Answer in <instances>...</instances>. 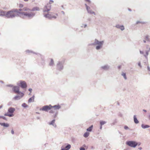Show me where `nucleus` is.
I'll use <instances>...</instances> for the list:
<instances>
[{
	"label": "nucleus",
	"mask_w": 150,
	"mask_h": 150,
	"mask_svg": "<svg viewBox=\"0 0 150 150\" xmlns=\"http://www.w3.org/2000/svg\"><path fill=\"white\" fill-rule=\"evenodd\" d=\"M32 90V89H29V91H30V92H31V91Z\"/></svg>",
	"instance_id": "nucleus-46"
},
{
	"label": "nucleus",
	"mask_w": 150,
	"mask_h": 150,
	"mask_svg": "<svg viewBox=\"0 0 150 150\" xmlns=\"http://www.w3.org/2000/svg\"><path fill=\"white\" fill-rule=\"evenodd\" d=\"M86 5L88 12L91 14H95L94 12L90 10V7L88 6L86 4Z\"/></svg>",
	"instance_id": "nucleus-12"
},
{
	"label": "nucleus",
	"mask_w": 150,
	"mask_h": 150,
	"mask_svg": "<svg viewBox=\"0 0 150 150\" xmlns=\"http://www.w3.org/2000/svg\"><path fill=\"white\" fill-rule=\"evenodd\" d=\"M116 27L118 28H120L121 30H123L124 29V27L123 26H120L119 25H117Z\"/></svg>",
	"instance_id": "nucleus-18"
},
{
	"label": "nucleus",
	"mask_w": 150,
	"mask_h": 150,
	"mask_svg": "<svg viewBox=\"0 0 150 150\" xmlns=\"http://www.w3.org/2000/svg\"><path fill=\"white\" fill-rule=\"evenodd\" d=\"M124 128L125 129H127L128 128V127L127 126H125L124 127Z\"/></svg>",
	"instance_id": "nucleus-42"
},
{
	"label": "nucleus",
	"mask_w": 150,
	"mask_h": 150,
	"mask_svg": "<svg viewBox=\"0 0 150 150\" xmlns=\"http://www.w3.org/2000/svg\"><path fill=\"white\" fill-rule=\"evenodd\" d=\"M61 108L60 106L59 105H55L52 106V108L54 109V112H55L57 110Z\"/></svg>",
	"instance_id": "nucleus-10"
},
{
	"label": "nucleus",
	"mask_w": 150,
	"mask_h": 150,
	"mask_svg": "<svg viewBox=\"0 0 150 150\" xmlns=\"http://www.w3.org/2000/svg\"><path fill=\"white\" fill-rule=\"evenodd\" d=\"M143 111H144L145 112H146V110H143Z\"/></svg>",
	"instance_id": "nucleus-49"
},
{
	"label": "nucleus",
	"mask_w": 150,
	"mask_h": 150,
	"mask_svg": "<svg viewBox=\"0 0 150 150\" xmlns=\"http://www.w3.org/2000/svg\"><path fill=\"white\" fill-rule=\"evenodd\" d=\"M25 1H28V0H24Z\"/></svg>",
	"instance_id": "nucleus-56"
},
{
	"label": "nucleus",
	"mask_w": 150,
	"mask_h": 150,
	"mask_svg": "<svg viewBox=\"0 0 150 150\" xmlns=\"http://www.w3.org/2000/svg\"><path fill=\"white\" fill-rule=\"evenodd\" d=\"M80 150H85V149L84 148L81 147L80 148Z\"/></svg>",
	"instance_id": "nucleus-38"
},
{
	"label": "nucleus",
	"mask_w": 150,
	"mask_h": 150,
	"mask_svg": "<svg viewBox=\"0 0 150 150\" xmlns=\"http://www.w3.org/2000/svg\"><path fill=\"white\" fill-rule=\"evenodd\" d=\"M118 67L119 69H120L121 68V66H118Z\"/></svg>",
	"instance_id": "nucleus-48"
},
{
	"label": "nucleus",
	"mask_w": 150,
	"mask_h": 150,
	"mask_svg": "<svg viewBox=\"0 0 150 150\" xmlns=\"http://www.w3.org/2000/svg\"><path fill=\"white\" fill-rule=\"evenodd\" d=\"M34 96H33L32 97L29 99V102H32L34 101Z\"/></svg>",
	"instance_id": "nucleus-15"
},
{
	"label": "nucleus",
	"mask_w": 150,
	"mask_h": 150,
	"mask_svg": "<svg viewBox=\"0 0 150 150\" xmlns=\"http://www.w3.org/2000/svg\"><path fill=\"white\" fill-rule=\"evenodd\" d=\"M44 15L45 17L49 18H56V16L55 15L51 16V14L48 13L47 14H46V13H44Z\"/></svg>",
	"instance_id": "nucleus-8"
},
{
	"label": "nucleus",
	"mask_w": 150,
	"mask_h": 150,
	"mask_svg": "<svg viewBox=\"0 0 150 150\" xmlns=\"http://www.w3.org/2000/svg\"><path fill=\"white\" fill-rule=\"evenodd\" d=\"M102 68L104 69H105L107 68V66H105L102 67Z\"/></svg>",
	"instance_id": "nucleus-37"
},
{
	"label": "nucleus",
	"mask_w": 150,
	"mask_h": 150,
	"mask_svg": "<svg viewBox=\"0 0 150 150\" xmlns=\"http://www.w3.org/2000/svg\"><path fill=\"white\" fill-rule=\"evenodd\" d=\"M142 127L143 128H146L149 127V126L147 125H145L144 124H142Z\"/></svg>",
	"instance_id": "nucleus-19"
},
{
	"label": "nucleus",
	"mask_w": 150,
	"mask_h": 150,
	"mask_svg": "<svg viewBox=\"0 0 150 150\" xmlns=\"http://www.w3.org/2000/svg\"><path fill=\"white\" fill-rule=\"evenodd\" d=\"M3 123H1L0 122V125L1 126V125H2Z\"/></svg>",
	"instance_id": "nucleus-51"
},
{
	"label": "nucleus",
	"mask_w": 150,
	"mask_h": 150,
	"mask_svg": "<svg viewBox=\"0 0 150 150\" xmlns=\"http://www.w3.org/2000/svg\"><path fill=\"white\" fill-rule=\"evenodd\" d=\"M50 14H51V16L55 15L56 16V17H57V14L56 13H50Z\"/></svg>",
	"instance_id": "nucleus-33"
},
{
	"label": "nucleus",
	"mask_w": 150,
	"mask_h": 150,
	"mask_svg": "<svg viewBox=\"0 0 150 150\" xmlns=\"http://www.w3.org/2000/svg\"><path fill=\"white\" fill-rule=\"evenodd\" d=\"M138 65L140 66V67H141V63L140 62H139L138 64Z\"/></svg>",
	"instance_id": "nucleus-43"
},
{
	"label": "nucleus",
	"mask_w": 150,
	"mask_h": 150,
	"mask_svg": "<svg viewBox=\"0 0 150 150\" xmlns=\"http://www.w3.org/2000/svg\"><path fill=\"white\" fill-rule=\"evenodd\" d=\"M13 90L15 93H18L20 95H21V96H23L24 95L23 93L20 91L19 88L18 86H13Z\"/></svg>",
	"instance_id": "nucleus-3"
},
{
	"label": "nucleus",
	"mask_w": 150,
	"mask_h": 150,
	"mask_svg": "<svg viewBox=\"0 0 150 150\" xmlns=\"http://www.w3.org/2000/svg\"><path fill=\"white\" fill-rule=\"evenodd\" d=\"M4 115L5 116H8L9 117H12L13 115L11 114H10L8 113H6L4 114Z\"/></svg>",
	"instance_id": "nucleus-25"
},
{
	"label": "nucleus",
	"mask_w": 150,
	"mask_h": 150,
	"mask_svg": "<svg viewBox=\"0 0 150 150\" xmlns=\"http://www.w3.org/2000/svg\"><path fill=\"white\" fill-rule=\"evenodd\" d=\"M20 96L17 95L15 96L13 98V99L15 100H18L19 99H20L23 96H21V95H20Z\"/></svg>",
	"instance_id": "nucleus-13"
},
{
	"label": "nucleus",
	"mask_w": 150,
	"mask_h": 150,
	"mask_svg": "<svg viewBox=\"0 0 150 150\" xmlns=\"http://www.w3.org/2000/svg\"><path fill=\"white\" fill-rule=\"evenodd\" d=\"M55 122V120H53L52 122H51L50 123V125H53L54 123Z\"/></svg>",
	"instance_id": "nucleus-31"
},
{
	"label": "nucleus",
	"mask_w": 150,
	"mask_h": 150,
	"mask_svg": "<svg viewBox=\"0 0 150 150\" xmlns=\"http://www.w3.org/2000/svg\"><path fill=\"white\" fill-rule=\"evenodd\" d=\"M52 106L51 105H45L43 106L42 108H40V110L47 111L48 110L52 109Z\"/></svg>",
	"instance_id": "nucleus-6"
},
{
	"label": "nucleus",
	"mask_w": 150,
	"mask_h": 150,
	"mask_svg": "<svg viewBox=\"0 0 150 150\" xmlns=\"http://www.w3.org/2000/svg\"><path fill=\"white\" fill-rule=\"evenodd\" d=\"M17 84L18 86L21 87L22 88H25L27 86L26 82L24 81H19Z\"/></svg>",
	"instance_id": "nucleus-4"
},
{
	"label": "nucleus",
	"mask_w": 150,
	"mask_h": 150,
	"mask_svg": "<svg viewBox=\"0 0 150 150\" xmlns=\"http://www.w3.org/2000/svg\"><path fill=\"white\" fill-rule=\"evenodd\" d=\"M3 105H1L0 106V109L2 107H3Z\"/></svg>",
	"instance_id": "nucleus-45"
},
{
	"label": "nucleus",
	"mask_w": 150,
	"mask_h": 150,
	"mask_svg": "<svg viewBox=\"0 0 150 150\" xmlns=\"http://www.w3.org/2000/svg\"><path fill=\"white\" fill-rule=\"evenodd\" d=\"M93 127V125H92L90 127L88 128L87 129V130L88 131H91Z\"/></svg>",
	"instance_id": "nucleus-23"
},
{
	"label": "nucleus",
	"mask_w": 150,
	"mask_h": 150,
	"mask_svg": "<svg viewBox=\"0 0 150 150\" xmlns=\"http://www.w3.org/2000/svg\"><path fill=\"white\" fill-rule=\"evenodd\" d=\"M53 1L52 0H50L49 3L48 4H51L53 3Z\"/></svg>",
	"instance_id": "nucleus-36"
},
{
	"label": "nucleus",
	"mask_w": 150,
	"mask_h": 150,
	"mask_svg": "<svg viewBox=\"0 0 150 150\" xmlns=\"http://www.w3.org/2000/svg\"><path fill=\"white\" fill-rule=\"evenodd\" d=\"M103 43V41H99L98 40H96L94 42V44L98 45L96 47V49L99 50L102 47V45Z\"/></svg>",
	"instance_id": "nucleus-5"
},
{
	"label": "nucleus",
	"mask_w": 150,
	"mask_h": 150,
	"mask_svg": "<svg viewBox=\"0 0 150 150\" xmlns=\"http://www.w3.org/2000/svg\"><path fill=\"white\" fill-rule=\"evenodd\" d=\"M6 12L5 11L0 10V16H6Z\"/></svg>",
	"instance_id": "nucleus-11"
},
{
	"label": "nucleus",
	"mask_w": 150,
	"mask_h": 150,
	"mask_svg": "<svg viewBox=\"0 0 150 150\" xmlns=\"http://www.w3.org/2000/svg\"><path fill=\"white\" fill-rule=\"evenodd\" d=\"M149 50L150 51V48L149 49Z\"/></svg>",
	"instance_id": "nucleus-59"
},
{
	"label": "nucleus",
	"mask_w": 150,
	"mask_h": 150,
	"mask_svg": "<svg viewBox=\"0 0 150 150\" xmlns=\"http://www.w3.org/2000/svg\"><path fill=\"white\" fill-rule=\"evenodd\" d=\"M50 110H50V113H53V112H54V109H53V108H52V109H51Z\"/></svg>",
	"instance_id": "nucleus-30"
},
{
	"label": "nucleus",
	"mask_w": 150,
	"mask_h": 150,
	"mask_svg": "<svg viewBox=\"0 0 150 150\" xmlns=\"http://www.w3.org/2000/svg\"><path fill=\"white\" fill-rule=\"evenodd\" d=\"M146 40H147L148 41H149V39L148 36L146 37Z\"/></svg>",
	"instance_id": "nucleus-40"
},
{
	"label": "nucleus",
	"mask_w": 150,
	"mask_h": 150,
	"mask_svg": "<svg viewBox=\"0 0 150 150\" xmlns=\"http://www.w3.org/2000/svg\"><path fill=\"white\" fill-rule=\"evenodd\" d=\"M28 10V8L27 7H24V8L23 9H21V8H20V9H19L18 11H26L27 10Z\"/></svg>",
	"instance_id": "nucleus-22"
},
{
	"label": "nucleus",
	"mask_w": 150,
	"mask_h": 150,
	"mask_svg": "<svg viewBox=\"0 0 150 150\" xmlns=\"http://www.w3.org/2000/svg\"><path fill=\"white\" fill-rule=\"evenodd\" d=\"M6 86H8V87H12L13 86L11 84H9V85H6Z\"/></svg>",
	"instance_id": "nucleus-34"
},
{
	"label": "nucleus",
	"mask_w": 150,
	"mask_h": 150,
	"mask_svg": "<svg viewBox=\"0 0 150 150\" xmlns=\"http://www.w3.org/2000/svg\"><path fill=\"white\" fill-rule=\"evenodd\" d=\"M148 52H149V51H146V55H145V54L144 55V56L145 57H146L147 58V56L148 55V54H149Z\"/></svg>",
	"instance_id": "nucleus-29"
},
{
	"label": "nucleus",
	"mask_w": 150,
	"mask_h": 150,
	"mask_svg": "<svg viewBox=\"0 0 150 150\" xmlns=\"http://www.w3.org/2000/svg\"><path fill=\"white\" fill-rule=\"evenodd\" d=\"M140 53L141 54H143V53H144L143 52V51H140Z\"/></svg>",
	"instance_id": "nucleus-44"
},
{
	"label": "nucleus",
	"mask_w": 150,
	"mask_h": 150,
	"mask_svg": "<svg viewBox=\"0 0 150 150\" xmlns=\"http://www.w3.org/2000/svg\"><path fill=\"white\" fill-rule=\"evenodd\" d=\"M15 110L14 108L13 107H10L8 108V113L10 114H11L13 115V117L14 116L13 113Z\"/></svg>",
	"instance_id": "nucleus-9"
},
{
	"label": "nucleus",
	"mask_w": 150,
	"mask_h": 150,
	"mask_svg": "<svg viewBox=\"0 0 150 150\" xmlns=\"http://www.w3.org/2000/svg\"><path fill=\"white\" fill-rule=\"evenodd\" d=\"M2 117H3V116H0V118H2Z\"/></svg>",
	"instance_id": "nucleus-50"
},
{
	"label": "nucleus",
	"mask_w": 150,
	"mask_h": 150,
	"mask_svg": "<svg viewBox=\"0 0 150 150\" xmlns=\"http://www.w3.org/2000/svg\"><path fill=\"white\" fill-rule=\"evenodd\" d=\"M21 106H22L24 108H26L27 107H28V105H27L25 103H23L22 105H21Z\"/></svg>",
	"instance_id": "nucleus-24"
},
{
	"label": "nucleus",
	"mask_w": 150,
	"mask_h": 150,
	"mask_svg": "<svg viewBox=\"0 0 150 150\" xmlns=\"http://www.w3.org/2000/svg\"><path fill=\"white\" fill-rule=\"evenodd\" d=\"M26 52H28V50H26Z\"/></svg>",
	"instance_id": "nucleus-54"
},
{
	"label": "nucleus",
	"mask_w": 150,
	"mask_h": 150,
	"mask_svg": "<svg viewBox=\"0 0 150 150\" xmlns=\"http://www.w3.org/2000/svg\"><path fill=\"white\" fill-rule=\"evenodd\" d=\"M51 5L50 4H47L44 8V13H46V12H48L50 10Z\"/></svg>",
	"instance_id": "nucleus-7"
},
{
	"label": "nucleus",
	"mask_w": 150,
	"mask_h": 150,
	"mask_svg": "<svg viewBox=\"0 0 150 150\" xmlns=\"http://www.w3.org/2000/svg\"><path fill=\"white\" fill-rule=\"evenodd\" d=\"M34 15V14H33L32 15H31L30 14H29V15H28V16H29V17H30V16H33Z\"/></svg>",
	"instance_id": "nucleus-41"
},
{
	"label": "nucleus",
	"mask_w": 150,
	"mask_h": 150,
	"mask_svg": "<svg viewBox=\"0 0 150 150\" xmlns=\"http://www.w3.org/2000/svg\"><path fill=\"white\" fill-rule=\"evenodd\" d=\"M15 13H17L19 14H21L26 16H28V13L20 12L18 11V10L17 9H14L8 11L6 13V17L7 18H13L16 16H17V15Z\"/></svg>",
	"instance_id": "nucleus-1"
},
{
	"label": "nucleus",
	"mask_w": 150,
	"mask_h": 150,
	"mask_svg": "<svg viewBox=\"0 0 150 150\" xmlns=\"http://www.w3.org/2000/svg\"><path fill=\"white\" fill-rule=\"evenodd\" d=\"M54 64V62L52 59H51L50 62L49 64V65L50 66Z\"/></svg>",
	"instance_id": "nucleus-26"
},
{
	"label": "nucleus",
	"mask_w": 150,
	"mask_h": 150,
	"mask_svg": "<svg viewBox=\"0 0 150 150\" xmlns=\"http://www.w3.org/2000/svg\"><path fill=\"white\" fill-rule=\"evenodd\" d=\"M102 126L101 125V126H100V129H102Z\"/></svg>",
	"instance_id": "nucleus-52"
},
{
	"label": "nucleus",
	"mask_w": 150,
	"mask_h": 150,
	"mask_svg": "<svg viewBox=\"0 0 150 150\" xmlns=\"http://www.w3.org/2000/svg\"><path fill=\"white\" fill-rule=\"evenodd\" d=\"M2 118L6 120H7V119L6 118V117H4V116H3L2 117Z\"/></svg>",
	"instance_id": "nucleus-35"
},
{
	"label": "nucleus",
	"mask_w": 150,
	"mask_h": 150,
	"mask_svg": "<svg viewBox=\"0 0 150 150\" xmlns=\"http://www.w3.org/2000/svg\"><path fill=\"white\" fill-rule=\"evenodd\" d=\"M126 144L130 147H135L137 145H140V144H138L137 142L133 141H129L126 142Z\"/></svg>",
	"instance_id": "nucleus-2"
},
{
	"label": "nucleus",
	"mask_w": 150,
	"mask_h": 150,
	"mask_svg": "<svg viewBox=\"0 0 150 150\" xmlns=\"http://www.w3.org/2000/svg\"><path fill=\"white\" fill-rule=\"evenodd\" d=\"M0 82L1 83H4V82H3V81H0Z\"/></svg>",
	"instance_id": "nucleus-47"
},
{
	"label": "nucleus",
	"mask_w": 150,
	"mask_h": 150,
	"mask_svg": "<svg viewBox=\"0 0 150 150\" xmlns=\"http://www.w3.org/2000/svg\"><path fill=\"white\" fill-rule=\"evenodd\" d=\"M11 133L13 134H14V131L13 129H12L11 130Z\"/></svg>",
	"instance_id": "nucleus-39"
},
{
	"label": "nucleus",
	"mask_w": 150,
	"mask_h": 150,
	"mask_svg": "<svg viewBox=\"0 0 150 150\" xmlns=\"http://www.w3.org/2000/svg\"><path fill=\"white\" fill-rule=\"evenodd\" d=\"M122 75L124 77V78L125 79H127V77H126V74L125 73H122Z\"/></svg>",
	"instance_id": "nucleus-28"
},
{
	"label": "nucleus",
	"mask_w": 150,
	"mask_h": 150,
	"mask_svg": "<svg viewBox=\"0 0 150 150\" xmlns=\"http://www.w3.org/2000/svg\"><path fill=\"white\" fill-rule=\"evenodd\" d=\"M1 126L4 127H7L9 126V125L7 123H3L2 125H1Z\"/></svg>",
	"instance_id": "nucleus-16"
},
{
	"label": "nucleus",
	"mask_w": 150,
	"mask_h": 150,
	"mask_svg": "<svg viewBox=\"0 0 150 150\" xmlns=\"http://www.w3.org/2000/svg\"><path fill=\"white\" fill-rule=\"evenodd\" d=\"M148 69L149 70H150V68L149 67H148Z\"/></svg>",
	"instance_id": "nucleus-53"
},
{
	"label": "nucleus",
	"mask_w": 150,
	"mask_h": 150,
	"mask_svg": "<svg viewBox=\"0 0 150 150\" xmlns=\"http://www.w3.org/2000/svg\"><path fill=\"white\" fill-rule=\"evenodd\" d=\"M89 134H90V133L89 132H86L83 134V136L85 137H86V138L89 135Z\"/></svg>",
	"instance_id": "nucleus-21"
},
{
	"label": "nucleus",
	"mask_w": 150,
	"mask_h": 150,
	"mask_svg": "<svg viewBox=\"0 0 150 150\" xmlns=\"http://www.w3.org/2000/svg\"><path fill=\"white\" fill-rule=\"evenodd\" d=\"M23 6V5L22 4H20L19 7L20 8H22Z\"/></svg>",
	"instance_id": "nucleus-32"
},
{
	"label": "nucleus",
	"mask_w": 150,
	"mask_h": 150,
	"mask_svg": "<svg viewBox=\"0 0 150 150\" xmlns=\"http://www.w3.org/2000/svg\"><path fill=\"white\" fill-rule=\"evenodd\" d=\"M71 146L70 144H68L65 147V148L62 149L61 150H69L71 148Z\"/></svg>",
	"instance_id": "nucleus-14"
},
{
	"label": "nucleus",
	"mask_w": 150,
	"mask_h": 150,
	"mask_svg": "<svg viewBox=\"0 0 150 150\" xmlns=\"http://www.w3.org/2000/svg\"><path fill=\"white\" fill-rule=\"evenodd\" d=\"M144 42L145 43L146 42V41L144 40Z\"/></svg>",
	"instance_id": "nucleus-57"
},
{
	"label": "nucleus",
	"mask_w": 150,
	"mask_h": 150,
	"mask_svg": "<svg viewBox=\"0 0 150 150\" xmlns=\"http://www.w3.org/2000/svg\"><path fill=\"white\" fill-rule=\"evenodd\" d=\"M149 118L150 119V115L149 116Z\"/></svg>",
	"instance_id": "nucleus-55"
},
{
	"label": "nucleus",
	"mask_w": 150,
	"mask_h": 150,
	"mask_svg": "<svg viewBox=\"0 0 150 150\" xmlns=\"http://www.w3.org/2000/svg\"><path fill=\"white\" fill-rule=\"evenodd\" d=\"M134 121L135 123H139V121L137 120L136 115H134Z\"/></svg>",
	"instance_id": "nucleus-17"
},
{
	"label": "nucleus",
	"mask_w": 150,
	"mask_h": 150,
	"mask_svg": "<svg viewBox=\"0 0 150 150\" xmlns=\"http://www.w3.org/2000/svg\"><path fill=\"white\" fill-rule=\"evenodd\" d=\"M106 122L105 121H100V124L102 126V125H104L106 123Z\"/></svg>",
	"instance_id": "nucleus-27"
},
{
	"label": "nucleus",
	"mask_w": 150,
	"mask_h": 150,
	"mask_svg": "<svg viewBox=\"0 0 150 150\" xmlns=\"http://www.w3.org/2000/svg\"><path fill=\"white\" fill-rule=\"evenodd\" d=\"M139 22H137V23H139Z\"/></svg>",
	"instance_id": "nucleus-58"
},
{
	"label": "nucleus",
	"mask_w": 150,
	"mask_h": 150,
	"mask_svg": "<svg viewBox=\"0 0 150 150\" xmlns=\"http://www.w3.org/2000/svg\"><path fill=\"white\" fill-rule=\"evenodd\" d=\"M39 8L38 7H34L32 10V11H39Z\"/></svg>",
	"instance_id": "nucleus-20"
}]
</instances>
